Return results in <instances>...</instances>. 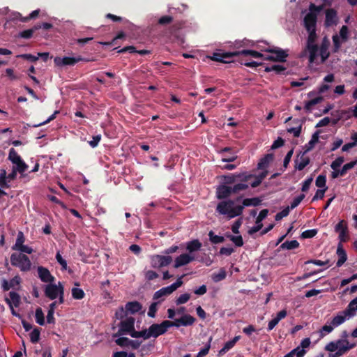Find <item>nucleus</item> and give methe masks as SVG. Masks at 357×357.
<instances>
[{
  "label": "nucleus",
  "mask_w": 357,
  "mask_h": 357,
  "mask_svg": "<svg viewBox=\"0 0 357 357\" xmlns=\"http://www.w3.org/2000/svg\"><path fill=\"white\" fill-rule=\"evenodd\" d=\"M357 311V297L353 299L347 305L346 309L337 314L331 321H328L326 324L320 329V336L324 337L326 334L331 333L333 329L342 324L347 319L354 317Z\"/></svg>",
  "instance_id": "1"
},
{
  "label": "nucleus",
  "mask_w": 357,
  "mask_h": 357,
  "mask_svg": "<svg viewBox=\"0 0 357 357\" xmlns=\"http://www.w3.org/2000/svg\"><path fill=\"white\" fill-rule=\"evenodd\" d=\"M251 56L254 58H260L264 60V57L266 56L264 55L261 52L252 50H243L242 51H234L229 52H214L211 57L213 61L222 62L225 63H230L232 59L236 56Z\"/></svg>",
  "instance_id": "2"
},
{
  "label": "nucleus",
  "mask_w": 357,
  "mask_h": 357,
  "mask_svg": "<svg viewBox=\"0 0 357 357\" xmlns=\"http://www.w3.org/2000/svg\"><path fill=\"white\" fill-rule=\"evenodd\" d=\"M234 203L235 201L232 199L220 202L215 211L220 215H227L229 220L239 216L243 213V206L240 205L234 206Z\"/></svg>",
  "instance_id": "3"
},
{
  "label": "nucleus",
  "mask_w": 357,
  "mask_h": 357,
  "mask_svg": "<svg viewBox=\"0 0 357 357\" xmlns=\"http://www.w3.org/2000/svg\"><path fill=\"white\" fill-rule=\"evenodd\" d=\"M307 31L309 34L307 39L306 46L301 56H303L308 52L309 62L310 63H312L317 59V53L319 51V46L315 43L317 38V35L316 33V29L307 30Z\"/></svg>",
  "instance_id": "4"
},
{
  "label": "nucleus",
  "mask_w": 357,
  "mask_h": 357,
  "mask_svg": "<svg viewBox=\"0 0 357 357\" xmlns=\"http://www.w3.org/2000/svg\"><path fill=\"white\" fill-rule=\"evenodd\" d=\"M324 8V5L316 6L311 3L309 6L310 12L304 17V26L306 30L316 29L317 14Z\"/></svg>",
  "instance_id": "5"
},
{
  "label": "nucleus",
  "mask_w": 357,
  "mask_h": 357,
  "mask_svg": "<svg viewBox=\"0 0 357 357\" xmlns=\"http://www.w3.org/2000/svg\"><path fill=\"white\" fill-rule=\"evenodd\" d=\"M12 266L17 267L21 271L26 272L31 268V262L28 256L22 253H13L10 256Z\"/></svg>",
  "instance_id": "6"
},
{
  "label": "nucleus",
  "mask_w": 357,
  "mask_h": 357,
  "mask_svg": "<svg viewBox=\"0 0 357 357\" xmlns=\"http://www.w3.org/2000/svg\"><path fill=\"white\" fill-rule=\"evenodd\" d=\"M265 52L273 54L267 55L264 57L265 61H271L274 62H285L289 56L288 50H283L278 47H268L264 50Z\"/></svg>",
  "instance_id": "7"
},
{
  "label": "nucleus",
  "mask_w": 357,
  "mask_h": 357,
  "mask_svg": "<svg viewBox=\"0 0 357 357\" xmlns=\"http://www.w3.org/2000/svg\"><path fill=\"white\" fill-rule=\"evenodd\" d=\"M171 321L165 320L160 324H153L149 328L151 337L157 338L160 335L165 334L170 327H172Z\"/></svg>",
  "instance_id": "8"
},
{
  "label": "nucleus",
  "mask_w": 357,
  "mask_h": 357,
  "mask_svg": "<svg viewBox=\"0 0 357 357\" xmlns=\"http://www.w3.org/2000/svg\"><path fill=\"white\" fill-rule=\"evenodd\" d=\"M182 277H180L177 280L169 286L162 287L160 289L155 291L153 294V299L158 300L163 296H167L173 293L178 287L183 284Z\"/></svg>",
  "instance_id": "9"
},
{
  "label": "nucleus",
  "mask_w": 357,
  "mask_h": 357,
  "mask_svg": "<svg viewBox=\"0 0 357 357\" xmlns=\"http://www.w3.org/2000/svg\"><path fill=\"white\" fill-rule=\"evenodd\" d=\"M135 319L132 317H126L125 320H122L119 324V330L113 337H120L121 335L128 334L135 328Z\"/></svg>",
  "instance_id": "10"
},
{
  "label": "nucleus",
  "mask_w": 357,
  "mask_h": 357,
  "mask_svg": "<svg viewBox=\"0 0 357 357\" xmlns=\"http://www.w3.org/2000/svg\"><path fill=\"white\" fill-rule=\"evenodd\" d=\"M172 261V257L171 256H165L160 255H155L151 257V266L155 268H160L164 266H167Z\"/></svg>",
  "instance_id": "11"
},
{
  "label": "nucleus",
  "mask_w": 357,
  "mask_h": 357,
  "mask_svg": "<svg viewBox=\"0 0 357 357\" xmlns=\"http://www.w3.org/2000/svg\"><path fill=\"white\" fill-rule=\"evenodd\" d=\"M196 319L190 314H183L181 318L176 319L174 321H171V324H172V327H180L183 326H192L195 322Z\"/></svg>",
  "instance_id": "12"
},
{
  "label": "nucleus",
  "mask_w": 357,
  "mask_h": 357,
  "mask_svg": "<svg viewBox=\"0 0 357 357\" xmlns=\"http://www.w3.org/2000/svg\"><path fill=\"white\" fill-rule=\"evenodd\" d=\"M231 194H233L231 186L220 184L216 188L215 196L218 199L222 200L227 199Z\"/></svg>",
  "instance_id": "13"
},
{
  "label": "nucleus",
  "mask_w": 357,
  "mask_h": 357,
  "mask_svg": "<svg viewBox=\"0 0 357 357\" xmlns=\"http://www.w3.org/2000/svg\"><path fill=\"white\" fill-rule=\"evenodd\" d=\"M337 11L333 8H329L326 10V18L324 24L326 26H331L337 24Z\"/></svg>",
  "instance_id": "14"
},
{
  "label": "nucleus",
  "mask_w": 357,
  "mask_h": 357,
  "mask_svg": "<svg viewBox=\"0 0 357 357\" xmlns=\"http://www.w3.org/2000/svg\"><path fill=\"white\" fill-rule=\"evenodd\" d=\"M195 259V257L189 254H182L175 259L174 267L177 268L182 266L187 265Z\"/></svg>",
  "instance_id": "15"
},
{
  "label": "nucleus",
  "mask_w": 357,
  "mask_h": 357,
  "mask_svg": "<svg viewBox=\"0 0 357 357\" xmlns=\"http://www.w3.org/2000/svg\"><path fill=\"white\" fill-rule=\"evenodd\" d=\"M37 271L38 277L42 282L51 283L55 280V278L50 273L47 268L38 266Z\"/></svg>",
  "instance_id": "16"
},
{
  "label": "nucleus",
  "mask_w": 357,
  "mask_h": 357,
  "mask_svg": "<svg viewBox=\"0 0 357 357\" xmlns=\"http://www.w3.org/2000/svg\"><path fill=\"white\" fill-rule=\"evenodd\" d=\"M268 213V209H263L259 212V214L258 215V216L256 219V225H257L255 227H252L249 230L250 234H253L254 233L257 232L258 231H259L261 229V227L263 226V225L261 224V221L267 217Z\"/></svg>",
  "instance_id": "17"
},
{
  "label": "nucleus",
  "mask_w": 357,
  "mask_h": 357,
  "mask_svg": "<svg viewBox=\"0 0 357 357\" xmlns=\"http://www.w3.org/2000/svg\"><path fill=\"white\" fill-rule=\"evenodd\" d=\"M54 62L56 66H73L76 64V61L74 57L63 56L59 57L56 56L54 59Z\"/></svg>",
  "instance_id": "18"
},
{
  "label": "nucleus",
  "mask_w": 357,
  "mask_h": 357,
  "mask_svg": "<svg viewBox=\"0 0 357 357\" xmlns=\"http://www.w3.org/2000/svg\"><path fill=\"white\" fill-rule=\"evenodd\" d=\"M329 45H330L329 40L327 39L326 37H324V38L323 39V41L321 44V46L319 48V51H320V56H321L322 63L325 62L326 60L330 56V53L328 51Z\"/></svg>",
  "instance_id": "19"
},
{
  "label": "nucleus",
  "mask_w": 357,
  "mask_h": 357,
  "mask_svg": "<svg viewBox=\"0 0 357 357\" xmlns=\"http://www.w3.org/2000/svg\"><path fill=\"white\" fill-rule=\"evenodd\" d=\"M336 253L339 257L336 263V266L337 267H340L344 264V262L347 259V252L344 250L343 245L341 243H339L337 245Z\"/></svg>",
  "instance_id": "20"
},
{
  "label": "nucleus",
  "mask_w": 357,
  "mask_h": 357,
  "mask_svg": "<svg viewBox=\"0 0 357 357\" xmlns=\"http://www.w3.org/2000/svg\"><path fill=\"white\" fill-rule=\"evenodd\" d=\"M125 307L128 312V314L130 313L132 314L139 312L142 309V305L139 302L136 301L128 302L126 304Z\"/></svg>",
  "instance_id": "21"
},
{
  "label": "nucleus",
  "mask_w": 357,
  "mask_h": 357,
  "mask_svg": "<svg viewBox=\"0 0 357 357\" xmlns=\"http://www.w3.org/2000/svg\"><path fill=\"white\" fill-rule=\"evenodd\" d=\"M45 295L51 300H54L58 297L57 285L54 284H49L46 285L45 289Z\"/></svg>",
  "instance_id": "22"
},
{
  "label": "nucleus",
  "mask_w": 357,
  "mask_h": 357,
  "mask_svg": "<svg viewBox=\"0 0 357 357\" xmlns=\"http://www.w3.org/2000/svg\"><path fill=\"white\" fill-rule=\"evenodd\" d=\"M274 155L273 153H268L265 155L262 158L260 159L257 164V168L259 169H266L269 164L273 160Z\"/></svg>",
  "instance_id": "23"
},
{
  "label": "nucleus",
  "mask_w": 357,
  "mask_h": 357,
  "mask_svg": "<svg viewBox=\"0 0 357 357\" xmlns=\"http://www.w3.org/2000/svg\"><path fill=\"white\" fill-rule=\"evenodd\" d=\"M240 336H235L232 340L227 341L223 346V347L219 351L218 355L221 356L226 354L231 348L234 347L236 343L239 340Z\"/></svg>",
  "instance_id": "24"
},
{
  "label": "nucleus",
  "mask_w": 357,
  "mask_h": 357,
  "mask_svg": "<svg viewBox=\"0 0 357 357\" xmlns=\"http://www.w3.org/2000/svg\"><path fill=\"white\" fill-rule=\"evenodd\" d=\"M183 27V23L181 22H176L173 23L168 29V33L170 36L178 38L179 31Z\"/></svg>",
  "instance_id": "25"
},
{
  "label": "nucleus",
  "mask_w": 357,
  "mask_h": 357,
  "mask_svg": "<svg viewBox=\"0 0 357 357\" xmlns=\"http://www.w3.org/2000/svg\"><path fill=\"white\" fill-rule=\"evenodd\" d=\"M305 152L301 155L300 159H296L295 162V169L298 170H303L307 165H309L310 160L309 157L304 155Z\"/></svg>",
  "instance_id": "26"
},
{
  "label": "nucleus",
  "mask_w": 357,
  "mask_h": 357,
  "mask_svg": "<svg viewBox=\"0 0 357 357\" xmlns=\"http://www.w3.org/2000/svg\"><path fill=\"white\" fill-rule=\"evenodd\" d=\"M201 248H202V243H200V241L198 239H195V240L188 241L186 243V250L190 253L199 250Z\"/></svg>",
  "instance_id": "27"
},
{
  "label": "nucleus",
  "mask_w": 357,
  "mask_h": 357,
  "mask_svg": "<svg viewBox=\"0 0 357 357\" xmlns=\"http://www.w3.org/2000/svg\"><path fill=\"white\" fill-rule=\"evenodd\" d=\"M320 132V130H317L312 135L311 139L305 145L306 149L305 153L312 150L314 148V145L319 142V135Z\"/></svg>",
  "instance_id": "28"
},
{
  "label": "nucleus",
  "mask_w": 357,
  "mask_h": 357,
  "mask_svg": "<svg viewBox=\"0 0 357 357\" xmlns=\"http://www.w3.org/2000/svg\"><path fill=\"white\" fill-rule=\"evenodd\" d=\"M261 202V199L259 197H253V198H246L243 200V205H240L243 206V210L245 206H259Z\"/></svg>",
  "instance_id": "29"
},
{
  "label": "nucleus",
  "mask_w": 357,
  "mask_h": 357,
  "mask_svg": "<svg viewBox=\"0 0 357 357\" xmlns=\"http://www.w3.org/2000/svg\"><path fill=\"white\" fill-rule=\"evenodd\" d=\"M299 243L296 240L287 241L282 243L280 249L282 250H293L299 247Z\"/></svg>",
  "instance_id": "30"
},
{
  "label": "nucleus",
  "mask_w": 357,
  "mask_h": 357,
  "mask_svg": "<svg viewBox=\"0 0 357 357\" xmlns=\"http://www.w3.org/2000/svg\"><path fill=\"white\" fill-rule=\"evenodd\" d=\"M285 70V67L278 64L273 65L271 66H266L265 68V71L266 73L274 71L278 75L282 74Z\"/></svg>",
  "instance_id": "31"
},
{
  "label": "nucleus",
  "mask_w": 357,
  "mask_h": 357,
  "mask_svg": "<svg viewBox=\"0 0 357 357\" xmlns=\"http://www.w3.org/2000/svg\"><path fill=\"white\" fill-rule=\"evenodd\" d=\"M38 30V27L35 26V25L31 28L26 30H24L19 33V36L20 38H24V39H29L31 38L34 32Z\"/></svg>",
  "instance_id": "32"
},
{
  "label": "nucleus",
  "mask_w": 357,
  "mask_h": 357,
  "mask_svg": "<svg viewBox=\"0 0 357 357\" xmlns=\"http://www.w3.org/2000/svg\"><path fill=\"white\" fill-rule=\"evenodd\" d=\"M208 235L210 241L213 244H218L223 243L225 241V238L223 236L216 235L213 231H210Z\"/></svg>",
  "instance_id": "33"
},
{
  "label": "nucleus",
  "mask_w": 357,
  "mask_h": 357,
  "mask_svg": "<svg viewBox=\"0 0 357 357\" xmlns=\"http://www.w3.org/2000/svg\"><path fill=\"white\" fill-rule=\"evenodd\" d=\"M36 321L40 326H43L45 323L44 313L40 307H38L36 310Z\"/></svg>",
  "instance_id": "34"
},
{
  "label": "nucleus",
  "mask_w": 357,
  "mask_h": 357,
  "mask_svg": "<svg viewBox=\"0 0 357 357\" xmlns=\"http://www.w3.org/2000/svg\"><path fill=\"white\" fill-rule=\"evenodd\" d=\"M212 340H213V337H210L208 342L205 344L204 347L202 348L199 351V353L196 355L195 357H204L205 356H206L208 354L209 350L211 349V343L212 342Z\"/></svg>",
  "instance_id": "35"
},
{
  "label": "nucleus",
  "mask_w": 357,
  "mask_h": 357,
  "mask_svg": "<svg viewBox=\"0 0 357 357\" xmlns=\"http://www.w3.org/2000/svg\"><path fill=\"white\" fill-rule=\"evenodd\" d=\"M72 296L74 299L81 300L84 298L85 293L83 289L79 288L73 287L71 290Z\"/></svg>",
  "instance_id": "36"
},
{
  "label": "nucleus",
  "mask_w": 357,
  "mask_h": 357,
  "mask_svg": "<svg viewBox=\"0 0 357 357\" xmlns=\"http://www.w3.org/2000/svg\"><path fill=\"white\" fill-rule=\"evenodd\" d=\"M357 165V159L356 160L351 161L349 163L344 165L342 168L340 170V176H343L346 174L347 171L354 168Z\"/></svg>",
  "instance_id": "37"
},
{
  "label": "nucleus",
  "mask_w": 357,
  "mask_h": 357,
  "mask_svg": "<svg viewBox=\"0 0 357 357\" xmlns=\"http://www.w3.org/2000/svg\"><path fill=\"white\" fill-rule=\"evenodd\" d=\"M24 241H25V238H24L23 232L19 231L17 233L15 244L13 246L12 249L14 250H17L18 248H20V246L24 245L23 243H24Z\"/></svg>",
  "instance_id": "38"
},
{
  "label": "nucleus",
  "mask_w": 357,
  "mask_h": 357,
  "mask_svg": "<svg viewBox=\"0 0 357 357\" xmlns=\"http://www.w3.org/2000/svg\"><path fill=\"white\" fill-rule=\"evenodd\" d=\"M56 259L57 262L61 266V269L63 271L68 270L69 273H71V269H68L67 261L62 257V256L59 252L56 254Z\"/></svg>",
  "instance_id": "39"
},
{
  "label": "nucleus",
  "mask_w": 357,
  "mask_h": 357,
  "mask_svg": "<svg viewBox=\"0 0 357 357\" xmlns=\"http://www.w3.org/2000/svg\"><path fill=\"white\" fill-rule=\"evenodd\" d=\"M174 18L170 15H163L158 20V24L160 26H166L173 22Z\"/></svg>",
  "instance_id": "40"
},
{
  "label": "nucleus",
  "mask_w": 357,
  "mask_h": 357,
  "mask_svg": "<svg viewBox=\"0 0 357 357\" xmlns=\"http://www.w3.org/2000/svg\"><path fill=\"white\" fill-rule=\"evenodd\" d=\"M14 164L15 165V167H13V169H16L20 174L24 173L28 168V165L22 159H20L19 162H16Z\"/></svg>",
  "instance_id": "41"
},
{
  "label": "nucleus",
  "mask_w": 357,
  "mask_h": 357,
  "mask_svg": "<svg viewBox=\"0 0 357 357\" xmlns=\"http://www.w3.org/2000/svg\"><path fill=\"white\" fill-rule=\"evenodd\" d=\"M248 188V185L243 183H239L234 184L231 186V190L233 194H237L241 191L245 190Z\"/></svg>",
  "instance_id": "42"
},
{
  "label": "nucleus",
  "mask_w": 357,
  "mask_h": 357,
  "mask_svg": "<svg viewBox=\"0 0 357 357\" xmlns=\"http://www.w3.org/2000/svg\"><path fill=\"white\" fill-rule=\"evenodd\" d=\"M236 174L237 176V181L243 183H245L246 182L249 181L252 178L254 177V175L251 174H247L245 172Z\"/></svg>",
  "instance_id": "43"
},
{
  "label": "nucleus",
  "mask_w": 357,
  "mask_h": 357,
  "mask_svg": "<svg viewBox=\"0 0 357 357\" xmlns=\"http://www.w3.org/2000/svg\"><path fill=\"white\" fill-rule=\"evenodd\" d=\"M40 329L35 328L30 333V340L32 343H36L40 340Z\"/></svg>",
  "instance_id": "44"
},
{
  "label": "nucleus",
  "mask_w": 357,
  "mask_h": 357,
  "mask_svg": "<svg viewBox=\"0 0 357 357\" xmlns=\"http://www.w3.org/2000/svg\"><path fill=\"white\" fill-rule=\"evenodd\" d=\"M305 195L304 194H301L298 197H295L294 200L291 202L290 206H287L289 208V210H292L296 208L299 204L304 199Z\"/></svg>",
  "instance_id": "45"
},
{
  "label": "nucleus",
  "mask_w": 357,
  "mask_h": 357,
  "mask_svg": "<svg viewBox=\"0 0 357 357\" xmlns=\"http://www.w3.org/2000/svg\"><path fill=\"white\" fill-rule=\"evenodd\" d=\"M8 159L14 164L16 162H19L22 158L17 151L13 148H11L9 151Z\"/></svg>",
  "instance_id": "46"
},
{
  "label": "nucleus",
  "mask_w": 357,
  "mask_h": 357,
  "mask_svg": "<svg viewBox=\"0 0 357 357\" xmlns=\"http://www.w3.org/2000/svg\"><path fill=\"white\" fill-rule=\"evenodd\" d=\"M236 176H237L236 174H231L229 175L224 176L223 178L225 183L223 184H225L227 185L234 184V183L238 181Z\"/></svg>",
  "instance_id": "47"
},
{
  "label": "nucleus",
  "mask_w": 357,
  "mask_h": 357,
  "mask_svg": "<svg viewBox=\"0 0 357 357\" xmlns=\"http://www.w3.org/2000/svg\"><path fill=\"white\" fill-rule=\"evenodd\" d=\"M128 315V312L126 309V307H123V306L119 307L116 312H115V317L117 319H123Z\"/></svg>",
  "instance_id": "48"
},
{
  "label": "nucleus",
  "mask_w": 357,
  "mask_h": 357,
  "mask_svg": "<svg viewBox=\"0 0 357 357\" xmlns=\"http://www.w3.org/2000/svg\"><path fill=\"white\" fill-rule=\"evenodd\" d=\"M9 297L15 307H18L20 303V296L15 291H10Z\"/></svg>",
  "instance_id": "49"
},
{
  "label": "nucleus",
  "mask_w": 357,
  "mask_h": 357,
  "mask_svg": "<svg viewBox=\"0 0 357 357\" xmlns=\"http://www.w3.org/2000/svg\"><path fill=\"white\" fill-rule=\"evenodd\" d=\"M318 230L316 229H307L303 231L301 236L303 238H310L315 236Z\"/></svg>",
  "instance_id": "50"
},
{
  "label": "nucleus",
  "mask_w": 357,
  "mask_h": 357,
  "mask_svg": "<svg viewBox=\"0 0 357 357\" xmlns=\"http://www.w3.org/2000/svg\"><path fill=\"white\" fill-rule=\"evenodd\" d=\"M158 302H153L152 303L149 308L148 311V316L151 318H154L155 317L156 312L158 311Z\"/></svg>",
  "instance_id": "51"
},
{
  "label": "nucleus",
  "mask_w": 357,
  "mask_h": 357,
  "mask_svg": "<svg viewBox=\"0 0 357 357\" xmlns=\"http://www.w3.org/2000/svg\"><path fill=\"white\" fill-rule=\"evenodd\" d=\"M190 298V294L185 293L180 295L176 300V304L177 305L184 304L187 303Z\"/></svg>",
  "instance_id": "52"
},
{
  "label": "nucleus",
  "mask_w": 357,
  "mask_h": 357,
  "mask_svg": "<svg viewBox=\"0 0 357 357\" xmlns=\"http://www.w3.org/2000/svg\"><path fill=\"white\" fill-rule=\"evenodd\" d=\"M226 272L224 269H221L218 273H214L212 275V279L215 282H220L226 278Z\"/></svg>",
  "instance_id": "53"
},
{
  "label": "nucleus",
  "mask_w": 357,
  "mask_h": 357,
  "mask_svg": "<svg viewBox=\"0 0 357 357\" xmlns=\"http://www.w3.org/2000/svg\"><path fill=\"white\" fill-rule=\"evenodd\" d=\"M326 176L323 174H320L317 176L315 184L318 188H327L326 186Z\"/></svg>",
  "instance_id": "54"
},
{
  "label": "nucleus",
  "mask_w": 357,
  "mask_h": 357,
  "mask_svg": "<svg viewBox=\"0 0 357 357\" xmlns=\"http://www.w3.org/2000/svg\"><path fill=\"white\" fill-rule=\"evenodd\" d=\"M335 343L337 344V349L341 347H351V349H353L356 346L355 344H350L347 339H339L335 341Z\"/></svg>",
  "instance_id": "55"
},
{
  "label": "nucleus",
  "mask_w": 357,
  "mask_h": 357,
  "mask_svg": "<svg viewBox=\"0 0 357 357\" xmlns=\"http://www.w3.org/2000/svg\"><path fill=\"white\" fill-rule=\"evenodd\" d=\"M130 339L126 337H120L115 340V343L122 347H129Z\"/></svg>",
  "instance_id": "56"
},
{
  "label": "nucleus",
  "mask_w": 357,
  "mask_h": 357,
  "mask_svg": "<svg viewBox=\"0 0 357 357\" xmlns=\"http://www.w3.org/2000/svg\"><path fill=\"white\" fill-rule=\"evenodd\" d=\"M351 349V347H341L334 354L331 355V357H340Z\"/></svg>",
  "instance_id": "57"
},
{
  "label": "nucleus",
  "mask_w": 357,
  "mask_h": 357,
  "mask_svg": "<svg viewBox=\"0 0 357 357\" xmlns=\"http://www.w3.org/2000/svg\"><path fill=\"white\" fill-rule=\"evenodd\" d=\"M344 162V158L342 156L337 157L334 161L332 162L331 165V167L335 170L338 167H340L342 164Z\"/></svg>",
  "instance_id": "58"
},
{
  "label": "nucleus",
  "mask_w": 357,
  "mask_h": 357,
  "mask_svg": "<svg viewBox=\"0 0 357 357\" xmlns=\"http://www.w3.org/2000/svg\"><path fill=\"white\" fill-rule=\"evenodd\" d=\"M289 211H290L289 208L286 207L282 211L278 213L275 215V220L276 221H279V220H282L283 218H284L289 215Z\"/></svg>",
  "instance_id": "59"
},
{
  "label": "nucleus",
  "mask_w": 357,
  "mask_h": 357,
  "mask_svg": "<svg viewBox=\"0 0 357 357\" xmlns=\"http://www.w3.org/2000/svg\"><path fill=\"white\" fill-rule=\"evenodd\" d=\"M39 13H40V10H38V9L32 11L29 14V16L25 17H21L20 21L22 22H26L31 19H34V18L37 17L39 15Z\"/></svg>",
  "instance_id": "60"
},
{
  "label": "nucleus",
  "mask_w": 357,
  "mask_h": 357,
  "mask_svg": "<svg viewBox=\"0 0 357 357\" xmlns=\"http://www.w3.org/2000/svg\"><path fill=\"white\" fill-rule=\"evenodd\" d=\"M231 241L237 247H241L243 245V240L241 235L231 236Z\"/></svg>",
  "instance_id": "61"
},
{
  "label": "nucleus",
  "mask_w": 357,
  "mask_h": 357,
  "mask_svg": "<svg viewBox=\"0 0 357 357\" xmlns=\"http://www.w3.org/2000/svg\"><path fill=\"white\" fill-rule=\"evenodd\" d=\"M302 129V125L299 124L296 128H290L287 129V132L292 133L295 137H298L301 135Z\"/></svg>",
  "instance_id": "62"
},
{
  "label": "nucleus",
  "mask_w": 357,
  "mask_h": 357,
  "mask_svg": "<svg viewBox=\"0 0 357 357\" xmlns=\"http://www.w3.org/2000/svg\"><path fill=\"white\" fill-rule=\"evenodd\" d=\"M333 52H338V50L341 46V42H340V38L337 35H334L333 36Z\"/></svg>",
  "instance_id": "63"
},
{
  "label": "nucleus",
  "mask_w": 357,
  "mask_h": 357,
  "mask_svg": "<svg viewBox=\"0 0 357 357\" xmlns=\"http://www.w3.org/2000/svg\"><path fill=\"white\" fill-rule=\"evenodd\" d=\"M158 278V274L153 271L149 270L145 273V278L148 281H151Z\"/></svg>",
  "instance_id": "64"
}]
</instances>
